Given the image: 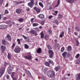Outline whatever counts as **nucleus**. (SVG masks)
Here are the masks:
<instances>
[{
	"instance_id": "obj_15",
	"label": "nucleus",
	"mask_w": 80,
	"mask_h": 80,
	"mask_svg": "<svg viewBox=\"0 0 80 80\" xmlns=\"http://www.w3.org/2000/svg\"><path fill=\"white\" fill-rule=\"evenodd\" d=\"M6 41L4 39H2V45H4V46L6 45Z\"/></svg>"
},
{
	"instance_id": "obj_28",
	"label": "nucleus",
	"mask_w": 80,
	"mask_h": 80,
	"mask_svg": "<svg viewBox=\"0 0 80 80\" xmlns=\"http://www.w3.org/2000/svg\"><path fill=\"white\" fill-rule=\"evenodd\" d=\"M48 63L50 64V63H51V64H52L53 63V61H52V60H50V59H48Z\"/></svg>"
},
{
	"instance_id": "obj_11",
	"label": "nucleus",
	"mask_w": 80,
	"mask_h": 80,
	"mask_svg": "<svg viewBox=\"0 0 80 80\" xmlns=\"http://www.w3.org/2000/svg\"><path fill=\"white\" fill-rule=\"evenodd\" d=\"M25 71L26 73H27V74L29 75V76H32V75H31V73H30V71H29L28 69H25Z\"/></svg>"
},
{
	"instance_id": "obj_62",
	"label": "nucleus",
	"mask_w": 80,
	"mask_h": 80,
	"mask_svg": "<svg viewBox=\"0 0 80 80\" xmlns=\"http://www.w3.org/2000/svg\"><path fill=\"white\" fill-rule=\"evenodd\" d=\"M54 42H55V43H54L55 44V43H57V40H54Z\"/></svg>"
},
{
	"instance_id": "obj_54",
	"label": "nucleus",
	"mask_w": 80,
	"mask_h": 80,
	"mask_svg": "<svg viewBox=\"0 0 80 80\" xmlns=\"http://www.w3.org/2000/svg\"><path fill=\"white\" fill-rule=\"evenodd\" d=\"M33 20H34V18H32L31 20V22L32 23H33Z\"/></svg>"
},
{
	"instance_id": "obj_8",
	"label": "nucleus",
	"mask_w": 80,
	"mask_h": 80,
	"mask_svg": "<svg viewBox=\"0 0 80 80\" xmlns=\"http://www.w3.org/2000/svg\"><path fill=\"white\" fill-rule=\"evenodd\" d=\"M13 3L15 5H19V4H21L22 3H23V2L22 1H21L19 2H17L16 1H13Z\"/></svg>"
},
{
	"instance_id": "obj_47",
	"label": "nucleus",
	"mask_w": 80,
	"mask_h": 80,
	"mask_svg": "<svg viewBox=\"0 0 80 80\" xmlns=\"http://www.w3.org/2000/svg\"><path fill=\"white\" fill-rule=\"evenodd\" d=\"M3 0H0V5H2V3H3Z\"/></svg>"
},
{
	"instance_id": "obj_2",
	"label": "nucleus",
	"mask_w": 80,
	"mask_h": 80,
	"mask_svg": "<svg viewBox=\"0 0 80 80\" xmlns=\"http://www.w3.org/2000/svg\"><path fill=\"white\" fill-rule=\"evenodd\" d=\"M5 69L4 68H2L0 69V77H1L5 73Z\"/></svg>"
},
{
	"instance_id": "obj_48",
	"label": "nucleus",
	"mask_w": 80,
	"mask_h": 80,
	"mask_svg": "<svg viewBox=\"0 0 80 80\" xmlns=\"http://www.w3.org/2000/svg\"><path fill=\"white\" fill-rule=\"evenodd\" d=\"M22 37L24 38V39H28V38L27 37H25V36H24V35H22Z\"/></svg>"
},
{
	"instance_id": "obj_31",
	"label": "nucleus",
	"mask_w": 80,
	"mask_h": 80,
	"mask_svg": "<svg viewBox=\"0 0 80 80\" xmlns=\"http://www.w3.org/2000/svg\"><path fill=\"white\" fill-rule=\"evenodd\" d=\"M68 49L69 50V51H70V50H72V47H71V46H68Z\"/></svg>"
},
{
	"instance_id": "obj_40",
	"label": "nucleus",
	"mask_w": 80,
	"mask_h": 80,
	"mask_svg": "<svg viewBox=\"0 0 80 80\" xmlns=\"http://www.w3.org/2000/svg\"><path fill=\"white\" fill-rule=\"evenodd\" d=\"M15 73L14 72H12L11 73V77L12 78L13 77V75H15Z\"/></svg>"
},
{
	"instance_id": "obj_29",
	"label": "nucleus",
	"mask_w": 80,
	"mask_h": 80,
	"mask_svg": "<svg viewBox=\"0 0 80 80\" xmlns=\"http://www.w3.org/2000/svg\"><path fill=\"white\" fill-rule=\"evenodd\" d=\"M54 23H56V24H57V25L58 24V20H54Z\"/></svg>"
},
{
	"instance_id": "obj_52",
	"label": "nucleus",
	"mask_w": 80,
	"mask_h": 80,
	"mask_svg": "<svg viewBox=\"0 0 80 80\" xmlns=\"http://www.w3.org/2000/svg\"><path fill=\"white\" fill-rule=\"evenodd\" d=\"M53 16L51 15V16H49L48 18L49 19H51V18H53Z\"/></svg>"
},
{
	"instance_id": "obj_43",
	"label": "nucleus",
	"mask_w": 80,
	"mask_h": 80,
	"mask_svg": "<svg viewBox=\"0 0 80 80\" xmlns=\"http://www.w3.org/2000/svg\"><path fill=\"white\" fill-rule=\"evenodd\" d=\"M10 20H8L6 22V23H7V24H10Z\"/></svg>"
},
{
	"instance_id": "obj_36",
	"label": "nucleus",
	"mask_w": 80,
	"mask_h": 80,
	"mask_svg": "<svg viewBox=\"0 0 80 80\" xmlns=\"http://www.w3.org/2000/svg\"><path fill=\"white\" fill-rule=\"evenodd\" d=\"M55 47H58L59 46V44L57 42V43H55Z\"/></svg>"
},
{
	"instance_id": "obj_41",
	"label": "nucleus",
	"mask_w": 80,
	"mask_h": 80,
	"mask_svg": "<svg viewBox=\"0 0 80 80\" xmlns=\"http://www.w3.org/2000/svg\"><path fill=\"white\" fill-rule=\"evenodd\" d=\"M79 57H80V54H77L76 56H75V57L76 58H79Z\"/></svg>"
},
{
	"instance_id": "obj_25",
	"label": "nucleus",
	"mask_w": 80,
	"mask_h": 80,
	"mask_svg": "<svg viewBox=\"0 0 80 80\" xmlns=\"http://www.w3.org/2000/svg\"><path fill=\"white\" fill-rule=\"evenodd\" d=\"M60 0H58V1L57 4L55 6V7H58V5H59V4H60Z\"/></svg>"
},
{
	"instance_id": "obj_27",
	"label": "nucleus",
	"mask_w": 80,
	"mask_h": 80,
	"mask_svg": "<svg viewBox=\"0 0 80 80\" xmlns=\"http://www.w3.org/2000/svg\"><path fill=\"white\" fill-rule=\"evenodd\" d=\"M8 59L10 60L11 58V55H10L9 53L8 54Z\"/></svg>"
},
{
	"instance_id": "obj_39",
	"label": "nucleus",
	"mask_w": 80,
	"mask_h": 80,
	"mask_svg": "<svg viewBox=\"0 0 80 80\" xmlns=\"http://www.w3.org/2000/svg\"><path fill=\"white\" fill-rule=\"evenodd\" d=\"M62 17V14H59L58 15V18H61Z\"/></svg>"
},
{
	"instance_id": "obj_58",
	"label": "nucleus",
	"mask_w": 80,
	"mask_h": 80,
	"mask_svg": "<svg viewBox=\"0 0 80 80\" xmlns=\"http://www.w3.org/2000/svg\"><path fill=\"white\" fill-rule=\"evenodd\" d=\"M8 63L7 62H5L4 63V66H7V65H8Z\"/></svg>"
},
{
	"instance_id": "obj_14",
	"label": "nucleus",
	"mask_w": 80,
	"mask_h": 80,
	"mask_svg": "<svg viewBox=\"0 0 80 80\" xmlns=\"http://www.w3.org/2000/svg\"><path fill=\"white\" fill-rule=\"evenodd\" d=\"M38 17L42 19V18H43L45 17V16L43 14H41L38 15Z\"/></svg>"
},
{
	"instance_id": "obj_26",
	"label": "nucleus",
	"mask_w": 80,
	"mask_h": 80,
	"mask_svg": "<svg viewBox=\"0 0 80 80\" xmlns=\"http://www.w3.org/2000/svg\"><path fill=\"white\" fill-rule=\"evenodd\" d=\"M45 65L48 67H50V64L48 62H45Z\"/></svg>"
},
{
	"instance_id": "obj_42",
	"label": "nucleus",
	"mask_w": 80,
	"mask_h": 80,
	"mask_svg": "<svg viewBox=\"0 0 80 80\" xmlns=\"http://www.w3.org/2000/svg\"><path fill=\"white\" fill-rule=\"evenodd\" d=\"M39 5L42 7H43V4H42V2H39Z\"/></svg>"
},
{
	"instance_id": "obj_32",
	"label": "nucleus",
	"mask_w": 80,
	"mask_h": 80,
	"mask_svg": "<svg viewBox=\"0 0 80 80\" xmlns=\"http://www.w3.org/2000/svg\"><path fill=\"white\" fill-rule=\"evenodd\" d=\"M45 40H48V39L49 38V36L48 35H46L45 36Z\"/></svg>"
},
{
	"instance_id": "obj_56",
	"label": "nucleus",
	"mask_w": 80,
	"mask_h": 80,
	"mask_svg": "<svg viewBox=\"0 0 80 80\" xmlns=\"http://www.w3.org/2000/svg\"><path fill=\"white\" fill-rule=\"evenodd\" d=\"M44 23H45V22H44V21H42L41 22V24L42 25H44Z\"/></svg>"
},
{
	"instance_id": "obj_23",
	"label": "nucleus",
	"mask_w": 80,
	"mask_h": 80,
	"mask_svg": "<svg viewBox=\"0 0 80 80\" xmlns=\"http://www.w3.org/2000/svg\"><path fill=\"white\" fill-rule=\"evenodd\" d=\"M42 51V49L40 48H39L37 50V53H40Z\"/></svg>"
},
{
	"instance_id": "obj_38",
	"label": "nucleus",
	"mask_w": 80,
	"mask_h": 80,
	"mask_svg": "<svg viewBox=\"0 0 80 80\" xmlns=\"http://www.w3.org/2000/svg\"><path fill=\"white\" fill-rule=\"evenodd\" d=\"M8 74H10V73H11V70H10L9 69H8Z\"/></svg>"
},
{
	"instance_id": "obj_20",
	"label": "nucleus",
	"mask_w": 80,
	"mask_h": 80,
	"mask_svg": "<svg viewBox=\"0 0 80 80\" xmlns=\"http://www.w3.org/2000/svg\"><path fill=\"white\" fill-rule=\"evenodd\" d=\"M67 53L66 52H64L63 53H62V55L63 57H64V58H65V57L66 56V55H67Z\"/></svg>"
},
{
	"instance_id": "obj_19",
	"label": "nucleus",
	"mask_w": 80,
	"mask_h": 80,
	"mask_svg": "<svg viewBox=\"0 0 80 80\" xmlns=\"http://www.w3.org/2000/svg\"><path fill=\"white\" fill-rule=\"evenodd\" d=\"M41 38H44V33H43V31H42L41 33Z\"/></svg>"
},
{
	"instance_id": "obj_60",
	"label": "nucleus",
	"mask_w": 80,
	"mask_h": 80,
	"mask_svg": "<svg viewBox=\"0 0 80 80\" xmlns=\"http://www.w3.org/2000/svg\"><path fill=\"white\" fill-rule=\"evenodd\" d=\"M76 42L77 43L76 44L77 45H78L79 44V42H78V41H76Z\"/></svg>"
},
{
	"instance_id": "obj_3",
	"label": "nucleus",
	"mask_w": 80,
	"mask_h": 80,
	"mask_svg": "<svg viewBox=\"0 0 80 80\" xmlns=\"http://www.w3.org/2000/svg\"><path fill=\"white\" fill-rule=\"evenodd\" d=\"M21 48L18 46H17L14 49V52L16 53H19L20 52Z\"/></svg>"
},
{
	"instance_id": "obj_24",
	"label": "nucleus",
	"mask_w": 80,
	"mask_h": 80,
	"mask_svg": "<svg viewBox=\"0 0 80 80\" xmlns=\"http://www.w3.org/2000/svg\"><path fill=\"white\" fill-rule=\"evenodd\" d=\"M33 27H37L38 25V24L37 23H34L32 24Z\"/></svg>"
},
{
	"instance_id": "obj_33",
	"label": "nucleus",
	"mask_w": 80,
	"mask_h": 80,
	"mask_svg": "<svg viewBox=\"0 0 80 80\" xmlns=\"http://www.w3.org/2000/svg\"><path fill=\"white\" fill-rule=\"evenodd\" d=\"M64 50H65V48H64V47H62L61 48V52H63V51H64Z\"/></svg>"
},
{
	"instance_id": "obj_5",
	"label": "nucleus",
	"mask_w": 80,
	"mask_h": 80,
	"mask_svg": "<svg viewBox=\"0 0 80 80\" xmlns=\"http://www.w3.org/2000/svg\"><path fill=\"white\" fill-rule=\"evenodd\" d=\"M29 33H31V34H34L35 36H37V32L34 30H31L29 32Z\"/></svg>"
},
{
	"instance_id": "obj_10",
	"label": "nucleus",
	"mask_w": 80,
	"mask_h": 80,
	"mask_svg": "<svg viewBox=\"0 0 80 80\" xmlns=\"http://www.w3.org/2000/svg\"><path fill=\"white\" fill-rule=\"evenodd\" d=\"M7 26L6 25H0V29H4L7 28Z\"/></svg>"
},
{
	"instance_id": "obj_64",
	"label": "nucleus",
	"mask_w": 80,
	"mask_h": 80,
	"mask_svg": "<svg viewBox=\"0 0 80 80\" xmlns=\"http://www.w3.org/2000/svg\"><path fill=\"white\" fill-rule=\"evenodd\" d=\"M67 56H68V57H69L70 55V54H69V53H67Z\"/></svg>"
},
{
	"instance_id": "obj_59",
	"label": "nucleus",
	"mask_w": 80,
	"mask_h": 80,
	"mask_svg": "<svg viewBox=\"0 0 80 80\" xmlns=\"http://www.w3.org/2000/svg\"><path fill=\"white\" fill-rule=\"evenodd\" d=\"M7 18V17H4L3 18V20H6V19Z\"/></svg>"
},
{
	"instance_id": "obj_7",
	"label": "nucleus",
	"mask_w": 80,
	"mask_h": 80,
	"mask_svg": "<svg viewBox=\"0 0 80 80\" xmlns=\"http://www.w3.org/2000/svg\"><path fill=\"white\" fill-rule=\"evenodd\" d=\"M6 39L7 40H10V41H11V36L9 34H8L6 37Z\"/></svg>"
},
{
	"instance_id": "obj_21",
	"label": "nucleus",
	"mask_w": 80,
	"mask_h": 80,
	"mask_svg": "<svg viewBox=\"0 0 80 80\" xmlns=\"http://www.w3.org/2000/svg\"><path fill=\"white\" fill-rule=\"evenodd\" d=\"M63 35H64V32L63 31H62V33L60 34L59 37H61V38H62V37H63Z\"/></svg>"
},
{
	"instance_id": "obj_50",
	"label": "nucleus",
	"mask_w": 80,
	"mask_h": 80,
	"mask_svg": "<svg viewBox=\"0 0 80 80\" xmlns=\"http://www.w3.org/2000/svg\"><path fill=\"white\" fill-rule=\"evenodd\" d=\"M31 2L30 3H32V4H34V0H30Z\"/></svg>"
},
{
	"instance_id": "obj_35",
	"label": "nucleus",
	"mask_w": 80,
	"mask_h": 80,
	"mask_svg": "<svg viewBox=\"0 0 80 80\" xmlns=\"http://www.w3.org/2000/svg\"><path fill=\"white\" fill-rule=\"evenodd\" d=\"M8 69H9L10 70H12L13 69V67L9 66L8 68Z\"/></svg>"
},
{
	"instance_id": "obj_30",
	"label": "nucleus",
	"mask_w": 80,
	"mask_h": 80,
	"mask_svg": "<svg viewBox=\"0 0 80 80\" xmlns=\"http://www.w3.org/2000/svg\"><path fill=\"white\" fill-rule=\"evenodd\" d=\"M24 48L26 49H28V46L26 44H24Z\"/></svg>"
},
{
	"instance_id": "obj_63",
	"label": "nucleus",
	"mask_w": 80,
	"mask_h": 80,
	"mask_svg": "<svg viewBox=\"0 0 80 80\" xmlns=\"http://www.w3.org/2000/svg\"><path fill=\"white\" fill-rule=\"evenodd\" d=\"M48 70V68H45L44 69V70H45V71H47V70Z\"/></svg>"
},
{
	"instance_id": "obj_17",
	"label": "nucleus",
	"mask_w": 80,
	"mask_h": 80,
	"mask_svg": "<svg viewBox=\"0 0 80 80\" xmlns=\"http://www.w3.org/2000/svg\"><path fill=\"white\" fill-rule=\"evenodd\" d=\"M33 5L34 4H33L32 3H31V2H29L28 3V5L29 7H30L31 8H32L33 7Z\"/></svg>"
},
{
	"instance_id": "obj_53",
	"label": "nucleus",
	"mask_w": 80,
	"mask_h": 80,
	"mask_svg": "<svg viewBox=\"0 0 80 80\" xmlns=\"http://www.w3.org/2000/svg\"><path fill=\"white\" fill-rule=\"evenodd\" d=\"M75 28L76 29V30H77V31H78L79 32V28L78 27H76Z\"/></svg>"
},
{
	"instance_id": "obj_49",
	"label": "nucleus",
	"mask_w": 80,
	"mask_h": 80,
	"mask_svg": "<svg viewBox=\"0 0 80 80\" xmlns=\"http://www.w3.org/2000/svg\"><path fill=\"white\" fill-rule=\"evenodd\" d=\"M5 12L6 13V14H7V13H8V11L7 10H5Z\"/></svg>"
},
{
	"instance_id": "obj_44",
	"label": "nucleus",
	"mask_w": 80,
	"mask_h": 80,
	"mask_svg": "<svg viewBox=\"0 0 80 80\" xmlns=\"http://www.w3.org/2000/svg\"><path fill=\"white\" fill-rule=\"evenodd\" d=\"M47 47L48 48V49H52V47H50V45H48L47 46Z\"/></svg>"
},
{
	"instance_id": "obj_4",
	"label": "nucleus",
	"mask_w": 80,
	"mask_h": 80,
	"mask_svg": "<svg viewBox=\"0 0 80 80\" xmlns=\"http://www.w3.org/2000/svg\"><path fill=\"white\" fill-rule=\"evenodd\" d=\"M48 52L49 54V57L50 58H52L54 55L53 52L52 50H49Z\"/></svg>"
},
{
	"instance_id": "obj_61",
	"label": "nucleus",
	"mask_w": 80,
	"mask_h": 80,
	"mask_svg": "<svg viewBox=\"0 0 80 80\" xmlns=\"http://www.w3.org/2000/svg\"><path fill=\"white\" fill-rule=\"evenodd\" d=\"M15 43H13L12 46V48H13L15 47Z\"/></svg>"
},
{
	"instance_id": "obj_18",
	"label": "nucleus",
	"mask_w": 80,
	"mask_h": 80,
	"mask_svg": "<svg viewBox=\"0 0 80 80\" xmlns=\"http://www.w3.org/2000/svg\"><path fill=\"white\" fill-rule=\"evenodd\" d=\"M60 66H58L57 67H56L55 68V70L56 71V72H58L59 70H60Z\"/></svg>"
},
{
	"instance_id": "obj_34",
	"label": "nucleus",
	"mask_w": 80,
	"mask_h": 80,
	"mask_svg": "<svg viewBox=\"0 0 80 80\" xmlns=\"http://www.w3.org/2000/svg\"><path fill=\"white\" fill-rule=\"evenodd\" d=\"M17 41L18 42V44H20L21 42H20V40L19 39H17Z\"/></svg>"
},
{
	"instance_id": "obj_16",
	"label": "nucleus",
	"mask_w": 80,
	"mask_h": 80,
	"mask_svg": "<svg viewBox=\"0 0 80 80\" xmlns=\"http://www.w3.org/2000/svg\"><path fill=\"white\" fill-rule=\"evenodd\" d=\"M77 76L76 77V80H80V73L78 74Z\"/></svg>"
},
{
	"instance_id": "obj_55",
	"label": "nucleus",
	"mask_w": 80,
	"mask_h": 80,
	"mask_svg": "<svg viewBox=\"0 0 80 80\" xmlns=\"http://www.w3.org/2000/svg\"><path fill=\"white\" fill-rule=\"evenodd\" d=\"M6 78H7V79H9L10 78V77L9 76V75H7L6 76Z\"/></svg>"
},
{
	"instance_id": "obj_6",
	"label": "nucleus",
	"mask_w": 80,
	"mask_h": 80,
	"mask_svg": "<svg viewBox=\"0 0 80 80\" xmlns=\"http://www.w3.org/2000/svg\"><path fill=\"white\" fill-rule=\"evenodd\" d=\"M1 48L2 53H4V52H5V47L3 45H2L1 47Z\"/></svg>"
},
{
	"instance_id": "obj_12",
	"label": "nucleus",
	"mask_w": 80,
	"mask_h": 80,
	"mask_svg": "<svg viewBox=\"0 0 80 80\" xmlns=\"http://www.w3.org/2000/svg\"><path fill=\"white\" fill-rule=\"evenodd\" d=\"M24 58L28 60H32V56L31 55H28L27 56H25Z\"/></svg>"
},
{
	"instance_id": "obj_45",
	"label": "nucleus",
	"mask_w": 80,
	"mask_h": 80,
	"mask_svg": "<svg viewBox=\"0 0 80 80\" xmlns=\"http://www.w3.org/2000/svg\"><path fill=\"white\" fill-rule=\"evenodd\" d=\"M26 10H27L28 12L29 11H30V9L29 8L26 7Z\"/></svg>"
},
{
	"instance_id": "obj_1",
	"label": "nucleus",
	"mask_w": 80,
	"mask_h": 80,
	"mask_svg": "<svg viewBox=\"0 0 80 80\" xmlns=\"http://www.w3.org/2000/svg\"><path fill=\"white\" fill-rule=\"evenodd\" d=\"M51 73L48 72L47 73V75L49 77H51V78H53L55 77V72L53 70L51 71Z\"/></svg>"
},
{
	"instance_id": "obj_9",
	"label": "nucleus",
	"mask_w": 80,
	"mask_h": 80,
	"mask_svg": "<svg viewBox=\"0 0 80 80\" xmlns=\"http://www.w3.org/2000/svg\"><path fill=\"white\" fill-rule=\"evenodd\" d=\"M34 10H36L37 13H39L40 12V11H41V10L40 9H39L38 8H37L36 7H35L34 8Z\"/></svg>"
},
{
	"instance_id": "obj_22",
	"label": "nucleus",
	"mask_w": 80,
	"mask_h": 80,
	"mask_svg": "<svg viewBox=\"0 0 80 80\" xmlns=\"http://www.w3.org/2000/svg\"><path fill=\"white\" fill-rule=\"evenodd\" d=\"M75 0H66L67 2H68V3H73L74 2Z\"/></svg>"
},
{
	"instance_id": "obj_57",
	"label": "nucleus",
	"mask_w": 80,
	"mask_h": 80,
	"mask_svg": "<svg viewBox=\"0 0 80 80\" xmlns=\"http://www.w3.org/2000/svg\"><path fill=\"white\" fill-rule=\"evenodd\" d=\"M2 16H3V15L2 14H0V20H1V18H2Z\"/></svg>"
},
{
	"instance_id": "obj_37",
	"label": "nucleus",
	"mask_w": 80,
	"mask_h": 80,
	"mask_svg": "<svg viewBox=\"0 0 80 80\" xmlns=\"http://www.w3.org/2000/svg\"><path fill=\"white\" fill-rule=\"evenodd\" d=\"M48 33H49V34H52V30H49L48 31Z\"/></svg>"
},
{
	"instance_id": "obj_13",
	"label": "nucleus",
	"mask_w": 80,
	"mask_h": 80,
	"mask_svg": "<svg viewBox=\"0 0 80 80\" xmlns=\"http://www.w3.org/2000/svg\"><path fill=\"white\" fill-rule=\"evenodd\" d=\"M16 12L18 14H20L21 13H22V10L18 8L16 10Z\"/></svg>"
},
{
	"instance_id": "obj_51",
	"label": "nucleus",
	"mask_w": 80,
	"mask_h": 80,
	"mask_svg": "<svg viewBox=\"0 0 80 80\" xmlns=\"http://www.w3.org/2000/svg\"><path fill=\"white\" fill-rule=\"evenodd\" d=\"M12 78L13 80H17V79L16 78L12 77Z\"/></svg>"
},
{
	"instance_id": "obj_46",
	"label": "nucleus",
	"mask_w": 80,
	"mask_h": 80,
	"mask_svg": "<svg viewBox=\"0 0 80 80\" xmlns=\"http://www.w3.org/2000/svg\"><path fill=\"white\" fill-rule=\"evenodd\" d=\"M23 18H20L18 20L19 22H23Z\"/></svg>"
}]
</instances>
